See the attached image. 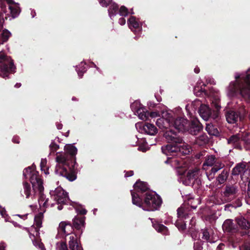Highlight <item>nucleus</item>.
I'll return each mask as SVG.
<instances>
[{
  "label": "nucleus",
  "mask_w": 250,
  "mask_h": 250,
  "mask_svg": "<svg viewBox=\"0 0 250 250\" xmlns=\"http://www.w3.org/2000/svg\"><path fill=\"white\" fill-rule=\"evenodd\" d=\"M199 85H197L195 88V90L201 91V92H205L207 89L205 88V87L207 85L205 84L204 83L202 82L198 83Z\"/></svg>",
  "instance_id": "nucleus-48"
},
{
  "label": "nucleus",
  "mask_w": 250,
  "mask_h": 250,
  "mask_svg": "<svg viewBox=\"0 0 250 250\" xmlns=\"http://www.w3.org/2000/svg\"><path fill=\"white\" fill-rule=\"evenodd\" d=\"M173 112L171 110H165L162 112V117L157 120L156 124L161 129L167 128L171 126L173 120Z\"/></svg>",
  "instance_id": "nucleus-12"
},
{
  "label": "nucleus",
  "mask_w": 250,
  "mask_h": 250,
  "mask_svg": "<svg viewBox=\"0 0 250 250\" xmlns=\"http://www.w3.org/2000/svg\"><path fill=\"white\" fill-rule=\"evenodd\" d=\"M57 250H68L65 242H60L56 244Z\"/></svg>",
  "instance_id": "nucleus-43"
},
{
  "label": "nucleus",
  "mask_w": 250,
  "mask_h": 250,
  "mask_svg": "<svg viewBox=\"0 0 250 250\" xmlns=\"http://www.w3.org/2000/svg\"><path fill=\"white\" fill-rule=\"evenodd\" d=\"M208 138L205 134H203L197 137L195 140L196 144L199 146H203L208 143Z\"/></svg>",
  "instance_id": "nucleus-30"
},
{
  "label": "nucleus",
  "mask_w": 250,
  "mask_h": 250,
  "mask_svg": "<svg viewBox=\"0 0 250 250\" xmlns=\"http://www.w3.org/2000/svg\"><path fill=\"white\" fill-rule=\"evenodd\" d=\"M7 12L6 6L4 2H0V31L3 28V24L5 20H7L8 17H10L9 14L6 15L5 18L3 17V13Z\"/></svg>",
  "instance_id": "nucleus-19"
},
{
  "label": "nucleus",
  "mask_w": 250,
  "mask_h": 250,
  "mask_svg": "<svg viewBox=\"0 0 250 250\" xmlns=\"http://www.w3.org/2000/svg\"><path fill=\"white\" fill-rule=\"evenodd\" d=\"M100 3L104 7H107L111 2V0H100Z\"/></svg>",
  "instance_id": "nucleus-52"
},
{
  "label": "nucleus",
  "mask_w": 250,
  "mask_h": 250,
  "mask_svg": "<svg viewBox=\"0 0 250 250\" xmlns=\"http://www.w3.org/2000/svg\"><path fill=\"white\" fill-rule=\"evenodd\" d=\"M247 170L246 165L244 163L238 164L232 169V174L233 175H240L241 179H243V176Z\"/></svg>",
  "instance_id": "nucleus-21"
},
{
  "label": "nucleus",
  "mask_w": 250,
  "mask_h": 250,
  "mask_svg": "<svg viewBox=\"0 0 250 250\" xmlns=\"http://www.w3.org/2000/svg\"><path fill=\"white\" fill-rule=\"evenodd\" d=\"M118 12L122 16H126L128 15L129 12L127 8L125 6H121L119 9Z\"/></svg>",
  "instance_id": "nucleus-44"
},
{
  "label": "nucleus",
  "mask_w": 250,
  "mask_h": 250,
  "mask_svg": "<svg viewBox=\"0 0 250 250\" xmlns=\"http://www.w3.org/2000/svg\"><path fill=\"white\" fill-rule=\"evenodd\" d=\"M167 164H170L171 166L176 168V173L178 176V181L186 186H191L196 182L198 183L199 178L202 175V171L198 168L190 169L186 173V169L180 167L179 160L176 159L168 158L165 162Z\"/></svg>",
  "instance_id": "nucleus-3"
},
{
  "label": "nucleus",
  "mask_w": 250,
  "mask_h": 250,
  "mask_svg": "<svg viewBox=\"0 0 250 250\" xmlns=\"http://www.w3.org/2000/svg\"><path fill=\"white\" fill-rule=\"evenodd\" d=\"M238 117V114L233 110H229L226 114V120L229 124L235 123Z\"/></svg>",
  "instance_id": "nucleus-25"
},
{
  "label": "nucleus",
  "mask_w": 250,
  "mask_h": 250,
  "mask_svg": "<svg viewBox=\"0 0 250 250\" xmlns=\"http://www.w3.org/2000/svg\"><path fill=\"white\" fill-rule=\"evenodd\" d=\"M228 90L229 96L239 92L245 99H250V79H235L230 83Z\"/></svg>",
  "instance_id": "nucleus-5"
},
{
  "label": "nucleus",
  "mask_w": 250,
  "mask_h": 250,
  "mask_svg": "<svg viewBox=\"0 0 250 250\" xmlns=\"http://www.w3.org/2000/svg\"><path fill=\"white\" fill-rule=\"evenodd\" d=\"M194 71L195 73H199V72H200V68L198 67V66H196L194 69Z\"/></svg>",
  "instance_id": "nucleus-61"
},
{
  "label": "nucleus",
  "mask_w": 250,
  "mask_h": 250,
  "mask_svg": "<svg viewBox=\"0 0 250 250\" xmlns=\"http://www.w3.org/2000/svg\"><path fill=\"white\" fill-rule=\"evenodd\" d=\"M132 202L133 204L142 208L144 210L151 211L157 210L160 207L162 200L155 193L147 191L143 202L138 194H136L132 192Z\"/></svg>",
  "instance_id": "nucleus-4"
},
{
  "label": "nucleus",
  "mask_w": 250,
  "mask_h": 250,
  "mask_svg": "<svg viewBox=\"0 0 250 250\" xmlns=\"http://www.w3.org/2000/svg\"><path fill=\"white\" fill-rule=\"evenodd\" d=\"M212 106L214 107L215 110L211 112L208 106L207 105H201L199 109V113L201 118L205 121H208L209 118L214 119H216L219 116L218 111L221 108L220 105L218 102L212 104Z\"/></svg>",
  "instance_id": "nucleus-11"
},
{
  "label": "nucleus",
  "mask_w": 250,
  "mask_h": 250,
  "mask_svg": "<svg viewBox=\"0 0 250 250\" xmlns=\"http://www.w3.org/2000/svg\"><path fill=\"white\" fill-rule=\"evenodd\" d=\"M79 213L81 214H85L87 212V211L85 209H81L79 211Z\"/></svg>",
  "instance_id": "nucleus-59"
},
{
  "label": "nucleus",
  "mask_w": 250,
  "mask_h": 250,
  "mask_svg": "<svg viewBox=\"0 0 250 250\" xmlns=\"http://www.w3.org/2000/svg\"><path fill=\"white\" fill-rule=\"evenodd\" d=\"M135 113L142 120L146 121L148 120V112L144 106L140 108V109H138V110Z\"/></svg>",
  "instance_id": "nucleus-27"
},
{
  "label": "nucleus",
  "mask_w": 250,
  "mask_h": 250,
  "mask_svg": "<svg viewBox=\"0 0 250 250\" xmlns=\"http://www.w3.org/2000/svg\"><path fill=\"white\" fill-rule=\"evenodd\" d=\"M143 106V105L141 104L140 102L138 100L134 101L130 105V107L134 113L138 110V109H140V108H141Z\"/></svg>",
  "instance_id": "nucleus-41"
},
{
  "label": "nucleus",
  "mask_w": 250,
  "mask_h": 250,
  "mask_svg": "<svg viewBox=\"0 0 250 250\" xmlns=\"http://www.w3.org/2000/svg\"><path fill=\"white\" fill-rule=\"evenodd\" d=\"M50 148L51 151H55L59 149V146L55 142H53L50 145Z\"/></svg>",
  "instance_id": "nucleus-51"
},
{
  "label": "nucleus",
  "mask_w": 250,
  "mask_h": 250,
  "mask_svg": "<svg viewBox=\"0 0 250 250\" xmlns=\"http://www.w3.org/2000/svg\"><path fill=\"white\" fill-rule=\"evenodd\" d=\"M6 245L4 243H0V250H5Z\"/></svg>",
  "instance_id": "nucleus-58"
},
{
  "label": "nucleus",
  "mask_w": 250,
  "mask_h": 250,
  "mask_svg": "<svg viewBox=\"0 0 250 250\" xmlns=\"http://www.w3.org/2000/svg\"><path fill=\"white\" fill-rule=\"evenodd\" d=\"M202 242L200 239H197L194 243V250H202Z\"/></svg>",
  "instance_id": "nucleus-45"
},
{
  "label": "nucleus",
  "mask_w": 250,
  "mask_h": 250,
  "mask_svg": "<svg viewBox=\"0 0 250 250\" xmlns=\"http://www.w3.org/2000/svg\"><path fill=\"white\" fill-rule=\"evenodd\" d=\"M46 164L47 160L46 159H42L40 164L41 169L46 175L49 174L48 167H46Z\"/></svg>",
  "instance_id": "nucleus-38"
},
{
  "label": "nucleus",
  "mask_w": 250,
  "mask_h": 250,
  "mask_svg": "<svg viewBox=\"0 0 250 250\" xmlns=\"http://www.w3.org/2000/svg\"><path fill=\"white\" fill-rule=\"evenodd\" d=\"M7 2V3L9 4L11 3H14L15 2L14 0H5Z\"/></svg>",
  "instance_id": "nucleus-63"
},
{
  "label": "nucleus",
  "mask_w": 250,
  "mask_h": 250,
  "mask_svg": "<svg viewBox=\"0 0 250 250\" xmlns=\"http://www.w3.org/2000/svg\"><path fill=\"white\" fill-rule=\"evenodd\" d=\"M202 238L203 239L206 240L207 241L211 242L210 240V234L209 232L208 229H203L202 230Z\"/></svg>",
  "instance_id": "nucleus-46"
},
{
  "label": "nucleus",
  "mask_w": 250,
  "mask_h": 250,
  "mask_svg": "<svg viewBox=\"0 0 250 250\" xmlns=\"http://www.w3.org/2000/svg\"><path fill=\"white\" fill-rule=\"evenodd\" d=\"M153 228L159 232H162L164 234H166L167 232V229L166 227L162 224H160L157 223H154L153 219H151Z\"/></svg>",
  "instance_id": "nucleus-28"
},
{
  "label": "nucleus",
  "mask_w": 250,
  "mask_h": 250,
  "mask_svg": "<svg viewBox=\"0 0 250 250\" xmlns=\"http://www.w3.org/2000/svg\"><path fill=\"white\" fill-rule=\"evenodd\" d=\"M16 70V67L11 58L0 52V76L7 77L9 74L14 73Z\"/></svg>",
  "instance_id": "nucleus-9"
},
{
  "label": "nucleus",
  "mask_w": 250,
  "mask_h": 250,
  "mask_svg": "<svg viewBox=\"0 0 250 250\" xmlns=\"http://www.w3.org/2000/svg\"><path fill=\"white\" fill-rule=\"evenodd\" d=\"M202 128L203 126L197 120H194L191 122L189 127L188 126L187 130H188L192 135H196Z\"/></svg>",
  "instance_id": "nucleus-18"
},
{
  "label": "nucleus",
  "mask_w": 250,
  "mask_h": 250,
  "mask_svg": "<svg viewBox=\"0 0 250 250\" xmlns=\"http://www.w3.org/2000/svg\"><path fill=\"white\" fill-rule=\"evenodd\" d=\"M159 116V113L158 112H151L150 113H148V118L151 117V118H156Z\"/></svg>",
  "instance_id": "nucleus-54"
},
{
  "label": "nucleus",
  "mask_w": 250,
  "mask_h": 250,
  "mask_svg": "<svg viewBox=\"0 0 250 250\" xmlns=\"http://www.w3.org/2000/svg\"><path fill=\"white\" fill-rule=\"evenodd\" d=\"M240 250H250V243H245L240 248Z\"/></svg>",
  "instance_id": "nucleus-53"
},
{
  "label": "nucleus",
  "mask_w": 250,
  "mask_h": 250,
  "mask_svg": "<svg viewBox=\"0 0 250 250\" xmlns=\"http://www.w3.org/2000/svg\"><path fill=\"white\" fill-rule=\"evenodd\" d=\"M174 114H173V120L171 121V126H174L177 130L185 131L188 129V121L184 118H177L174 119Z\"/></svg>",
  "instance_id": "nucleus-15"
},
{
  "label": "nucleus",
  "mask_w": 250,
  "mask_h": 250,
  "mask_svg": "<svg viewBox=\"0 0 250 250\" xmlns=\"http://www.w3.org/2000/svg\"><path fill=\"white\" fill-rule=\"evenodd\" d=\"M224 231L232 233L235 231V228L232 220L230 219L226 220L222 226Z\"/></svg>",
  "instance_id": "nucleus-26"
},
{
  "label": "nucleus",
  "mask_w": 250,
  "mask_h": 250,
  "mask_svg": "<svg viewBox=\"0 0 250 250\" xmlns=\"http://www.w3.org/2000/svg\"><path fill=\"white\" fill-rule=\"evenodd\" d=\"M128 23L130 29H137L139 27V23L136 21V19L134 16H131L128 20Z\"/></svg>",
  "instance_id": "nucleus-33"
},
{
  "label": "nucleus",
  "mask_w": 250,
  "mask_h": 250,
  "mask_svg": "<svg viewBox=\"0 0 250 250\" xmlns=\"http://www.w3.org/2000/svg\"><path fill=\"white\" fill-rule=\"evenodd\" d=\"M119 23L121 25H124L125 23V20L124 18L122 17L119 19Z\"/></svg>",
  "instance_id": "nucleus-55"
},
{
  "label": "nucleus",
  "mask_w": 250,
  "mask_h": 250,
  "mask_svg": "<svg viewBox=\"0 0 250 250\" xmlns=\"http://www.w3.org/2000/svg\"><path fill=\"white\" fill-rule=\"evenodd\" d=\"M68 243L71 250H83L82 247L78 244L77 240V236L75 234L71 235L69 236Z\"/></svg>",
  "instance_id": "nucleus-23"
},
{
  "label": "nucleus",
  "mask_w": 250,
  "mask_h": 250,
  "mask_svg": "<svg viewBox=\"0 0 250 250\" xmlns=\"http://www.w3.org/2000/svg\"><path fill=\"white\" fill-rule=\"evenodd\" d=\"M237 222L238 225L243 229H247L250 228V223L244 218H238Z\"/></svg>",
  "instance_id": "nucleus-32"
},
{
  "label": "nucleus",
  "mask_w": 250,
  "mask_h": 250,
  "mask_svg": "<svg viewBox=\"0 0 250 250\" xmlns=\"http://www.w3.org/2000/svg\"><path fill=\"white\" fill-rule=\"evenodd\" d=\"M12 141L14 143H19V138L17 137H13Z\"/></svg>",
  "instance_id": "nucleus-60"
},
{
  "label": "nucleus",
  "mask_w": 250,
  "mask_h": 250,
  "mask_svg": "<svg viewBox=\"0 0 250 250\" xmlns=\"http://www.w3.org/2000/svg\"><path fill=\"white\" fill-rule=\"evenodd\" d=\"M155 96V98L156 99V100H157L158 102H160L161 101L162 99H161V98L159 96H157L156 95Z\"/></svg>",
  "instance_id": "nucleus-64"
},
{
  "label": "nucleus",
  "mask_w": 250,
  "mask_h": 250,
  "mask_svg": "<svg viewBox=\"0 0 250 250\" xmlns=\"http://www.w3.org/2000/svg\"><path fill=\"white\" fill-rule=\"evenodd\" d=\"M133 187L134 191L131 190V194H132V192H133L136 194H138L139 197H141V196H142L141 194L144 192H147V190L148 189L146 183L140 181H137L134 185Z\"/></svg>",
  "instance_id": "nucleus-17"
},
{
  "label": "nucleus",
  "mask_w": 250,
  "mask_h": 250,
  "mask_svg": "<svg viewBox=\"0 0 250 250\" xmlns=\"http://www.w3.org/2000/svg\"><path fill=\"white\" fill-rule=\"evenodd\" d=\"M200 202L201 201L199 198L194 199L190 198L188 199V204L189 206H190L192 208L195 209L197 208L198 205L200 204Z\"/></svg>",
  "instance_id": "nucleus-36"
},
{
  "label": "nucleus",
  "mask_w": 250,
  "mask_h": 250,
  "mask_svg": "<svg viewBox=\"0 0 250 250\" xmlns=\"http://www.w3.org/2000/svg\"><path fill=\"white\" fill-rule=\"evenodd\" d=\"M1 30L2 32L0 34L1 41L2 42V43H3L8 41L9 38L11 36L12 34L11 32L6 29H2Z\"/></svg>",
  "instance_id": "nucleus-31"
},
{
  "label": "nucleus",
  "mask_w": 250,
  "mask_h": 250,
  "mask_svg": "<svg viewBox=\"0 0 250 250\" xmlns=\"http://www.w3.org/2000/svg\"><path fill=\"white\" fill-rule=\"evenodd\" d=\"M8 8L10 10V14L12 19L18 17L21 12L19 3L15 2L14 3L9 4Z\"/></svg>",
  "instance_id": "nucleus-20"
},
{
  "label": "nucleus",
  "mask_w": 250,
  "mask_h": 250,
  "mask_svg": "<svg viewBox=\"0 0 250 250\" xmlns=\"http://www.w3.org/2000/svg\"><path fill=\"white\" fill-rule=\"evenodd\" d=\"M237 192V188L235 186H227L224 192V194L225 197H229L230 199L234 196Z\"/></svg>",
  "instance_id": "nucleus-24"
},
{
  "label": "nucleus",
  "mask_w": 250,
  "mask_h": 250,
  "mask_svg": "<svg viewBox=\"0 0 250 250\" xmlns=\"http://www.w3.org/2000/svg\"><path fill=\"white\" fill-rule=\"evenodd\" d=\"M50 194L51 198L56 202L55 203H51V207L54 206L55 204H60L58 206L59 210L62 209V204H66L69 201L67 193L60 187L57 188L55 190H50Z\"/></svg>",
  "instance_id": "nucleus-10"
},
{
  "label": "nucleus",
  "mask_w": 250,
  "mask_h": 250,
  "mask_svg": "<svg viewBox=\"0 0 250 250\" xmlns=\"http://www.w3.org/2000/svg\"><path fill=\"white\" fill-rule=\"evenodd\" d=\"M164 136L168 142L172 143V145L180 143L182 141V138L172 130H167L164 133Z\"/></svg>",
  "instance_id": "nucleus-16"
},
{
  "label": "nucleus",
  "mask_w": 250,
  "mask_h": 250,
  "mask_svg": "<svg viewBox=\"0 0 250 250\" xmlns=\"http://www.w3.org/2000/svg\"><path fill=\"white\" fill-rule=\"evenodd\" d=\"M228 143L234 148L242 149L243 146L246 150L250 149V135L240 132L231 136L227 139Z\"/></svg>",
  "instance_id": "nucleus-8"
},
{
  "label": "nucleus",
  "mask_w": 250,
  "mask_h": 250,
  "mask_svg": "<svg viewBox=\"0 0 250 250\" xmlns=\"http://www.w3.org/2000/svg\"><path fill=\"white\" fill-rule=\"evenodd\" d=\"M206 129L208 133L211 135H216L218 133L217 129L211 124L207 125Z\"/></svg>",
  "instance_id": "nucleus-37"
},
{
  "label": "nucleus",
  "mask_w": 250,
  "mask_h": 250,
  "mask_svg": "<svg viewBox=\"0 0 250 250\" xmlns=\"http://www.w3.org/2000/svg\"><path fill=\"white\" fill-rule=\"evenodd\" d=\"M137 130L141 133H146L150 135H154L157 133V129L155 125L151 124H145L143 122L137 123L135 124Z\"/></svg>",
  "instance_id": "nucleus-13"
},
{
  "label": "nucleus",
  "mask_w": 250,
  "mask_h": 250,
  "mask_svg": "<svg viewBox=\"0 0 250 250\" xmlns=\"http://www.w3.org/2000/svg\"><path fill=\"white\" fill-rule=\"evenodd\" d=\"M62 125L61 124H57V127L58 129H61L62 128Z\"/></svg>",
  "instance_id": "nucleus-62"
},
{
  "label": "nucleus",
  "mask_w": 250,
  "mask_h": 250,
  "mask_svg": "<svg viewBox=\"0 0 250 250\" xmlns=\"http://www.w3.org/2000/svg\"><path fill=\"white\" fill-rule=\"evenodd\" d=\"M48 201L46 202V207L44 208H40L41 210V212L37 214L34 218V225L38 228H40L42 227V220L43 217V213L45 211V208H47L49 206V204H47Z\"/></svg>",
  "instance_id": "nucleus-22"
},
{
  "label": "nucleus",
  "mask_w": 250,
  "mask_h": 250,
  "mask_svg": "<svg viewBox=\"0 0 250 250\" xmlns=\"http://www.w3.org/2000/svg\"><path fill=\"white\" fill-rule=\"evenodd\" d=\"M133 175V171L131 170V171H129L128 172H127L125 174V177H130V176H131Z\"/></svg>",
  "instance_id": "nucleus-57"
},
{
  "label": "nucleus",
  "mask_w": 250,
  "mask_h": 250,
  "mask_svg": "<svg viewBox=\"0 0 250 250\" xmlns=\"http://www.w3.org/2000/svg\"><path fill=\"white\" fill-rule=\"evenodd\" d=\"M240 117L241 118V116H244L247 113V110L244 108L243 109H240Z\"/></svg>",
  "instance_id": "nucleus-56"
},
{
  "label": "nucleus",
  "mask_w": 250,
  "mask_h": 250,
  "mask_svg": "<svg viewBox=\"0 0 250 250\" xmlns=\"http://www.w3.org/2000/svg\"><path fill=\"white\" fill-rule=\"evenodd\" d=\"M23 175L25 178L29 176L31 183L32 185V189L30 185L27 182L23 183V192L26 198H35L38 196V201L41 208L46 207V204L48 199H46L43 193L44 189L42 181L40 178L39 172L35 170V166H32L25 168L23 171Z\"/></svg>",
  "instance_id": "nucleus-2"
},
{
  "label": "nucleus",
  "mask_w": 250,
  "mask_h": 250,
  "mask_svg": "<svg viewBox=\"0 0 250 250\" xmlns=\"http://www.w3.org/2000/svg\"><path fill=\"white\" fill-rule=\"evenodd\" d=\"M175 225L179 230H183L186 229V224L183 222H180L179 220H177L175 222Z\"/></svg>",
  "instance_id": "nucleus-49"
},
{
  "label": "nucleus",
  "mask_w": 250,
  "mask_h": 250,
  "mask_svg": "<svg viewBox=\"0 0 250 250\" xmlns=\"http://www.w3.org/2000/svg\"><path fill=\"white\" fill-rule=\"evenodd\" d=\"M234 78H250V67L244 73H236Z\"/></svg>",
  "instance_id": "nucleus-42"
},
{
  "label": "nucleus",
  "mask_w": 250,
  "mask_h": 250,
  "mask_svg": "<svg viewBox=\"0 0 250 250\" xmlns=\"http://www.w3.org/2000/svg\"><path fill=\"white\" fill-rule=\"evenodd\" d=\"M224 167V164L216 161L213 155L208 156L203 165V168L206 171V175L209 180L213 179L215 174Z\"/></svg>",
  "instance_id": "nucleus-7"
},
{
  "label": "nucleus",
  "mask_w": 250,
  "mask_h": 250,
  "mask_svg": "<svg viewBox=\"0 0 250 250\" xmlns=\"http://www.w3.org/2000/svg\"><path fill=\"white\" fill-rule=\"evenodd\" d=\"M246 200L247 203L250 205V183L248 185L247 195L246 196Z\"/></svg>",
  "instance_id": "nucleus-50"
},
{
  "label": "nucleus",
  "mask_w": 250,
  "mask_h": 250,
  "mask_svg": "<svg viewBox=\"0 0 250 250\" xmlns=\"http://www.w3.org/2000/svg\"><path fill=\"white\" fill-rule=\"evenodd\" d=\"M177 215L178 217L180 219H186L188 215L186 214L185 212V211L184 210L183 207H181V208H179L177 209Z\"/></svg>",
  "instance_id": "nucleus-40"
},
{
  "label": "nucleus",
  "mask_w": 250,
  "mask_h": 250,
  "mask_svg": "<svg viewBox=\"0 0 250 250\" xmlns=\"http://www.w3.org/2000/svg\"><path fill=\"white\" fill-rule=\"evenodd\" d=\"M163 153L167 156V158L175 159L171 158L170 156H175L178 152L181 153L184 155L188 154L190 151V146L186 144L183 141L180 143H177L176 145H167L162 146L161 147ZM177 159V158H176ZM168 159H167V160Z\"/></svg>",
  "instance_id": "nucleus-6"
},
{
  "label": "nucleus",
  "mask_w": 250,
  "mask_h": 250,
  "mask_svg": "<svg viewBox=\"0 0 250 250\" xmlns=\"http://www.w3.org/2000/svg\"><path fill=\"white\" fill-rule=\"evenodd\" d=\"M65 152L57 153L55 172L58 176L66 178L69 181L77 178L78 165L74 157L77 153V148L73 145H66L64 147Z\"/></svg>",
  "instance_id": "nucleus-1"
},
{
  "label": "nucleus",
  "mask_w": 250,
  "mask_h": 250,
  "mask_svg": "<svg viewBox=\"0 0 250 250\" xmlns=\"http://www.w3.org/2000/svg\"><path fill=\"white\" fill-rule=\"evenodd\" d=\"M85 63L83 64L81 63L79 66H77L76 70L77 72L78 75L79 77L83 76V74L86 72L87 70L86 66H85Z\"/></svg>",
  "instance_id": "nucleus-34"
},
{
  "label": "nucleus",
  "mask_w": 250,
  "mask_h": 250,
  "mask_svg": "<svg viewBox=\"0 0 250 250\" xmlns=\"http://www.w3.org/2000/svg\"><path fill=\"white\" fill-rule=\"evenodd\" d=\"M74 227L77 229H80L83 225L84 219L83 218L75 217L73 220Z\"/></svg>",
  "instance_id": "nucleus-35"
},
{
  "label": "nucleus",
  "mask_w": 250,
  "mask_h": 250,
  "mask_svg": "<svg viewBox=\"0 0 250 250\" xmlns=\"http://www.w3.org/2000/svg\"><path fill=\"white\" fill-rule=\"evenodd\" d=\"M228 177V173L223 170L217 177V181L220 184L224 183Z\"/></svg>",
  "instance_id": "nucleus-39"
},
{
  "label": "nucleus",
  "mask_w": 250,
  "mask_h": 250,
  "mask_svg": "<svg viewBox=\"0 0 250 250\" xmlns=\"http://www.w3.org/2000/svg\"><path fill=\"white\" fill-rule=\"evenodd\" d=\"M34 245L41 250H45L43 244L39 240H33Z\"/></svg>",
  "instance_id": "nucleus-47"
},
{
  "label": "nucleus",
  "mask_w": 250,
  "mask_h": 250,
  "mask_svg": "<svg viewBox=\"0 0 250 250\" xmlns=\"http://www.w3.org/2000/svg\"><path fill=\"white\" fill-rule=\"evenodd\" d=\"M73 230V226L68 221H62L58 228V236L65 237L72 233Z\"/></svg>",
  "instance_id": "nucleus-14"
},
{
  "label": "nucleus",
  "mask_w": 250,
  "mask_h": 250,
  "mask_svg": "<svg viewBox=\"0 0 250 250\" xmlns=\"http://www.w3.org/2000/svg\"><path fill=\"white\" fill-rule=\"evenodd\" d=\"M119 5L115 3H112L108 9L109 16L111 18L115 16L118 12Z\"/></svg>",
  "instance_id": "nucleus-29"
}]
</instances>
